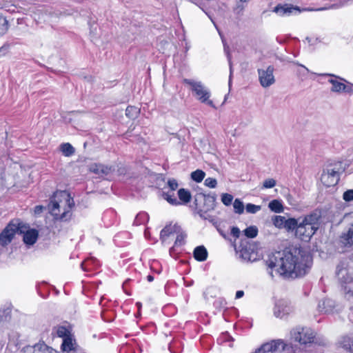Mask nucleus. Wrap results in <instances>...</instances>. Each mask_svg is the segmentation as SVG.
<instances>
[{"instance_id":"34","label":"nucleus","mask_w":353,"mask_h":353,"mask_svg":"<svg viewBox=\"0 0 353 353\" xmlns=\"http://www.w3.org/2000/svg\"><path fill=\"white\" fill-rule=\"evenodd\" d=\"M163 197L172 205H178L181 204L180 201H178L177 198L174 194L171 195L169 193H163Z\"/></svg>"},{"instance_id":"38","label":"nucleus","mask_w":353,"mask_h":353,"mask_svg":"<svg viewBox=\"0 0 353 353\" xmlns=\"http://www.w3.org/2000/svg\"><path fill=\"white\" fill-rule=\"evenodd\" d=\"M233 200V196L230 194L228 193H223L221 195V201L222 203L228 206L231 205Z\"/></svg>"},{"instance_id":"13","label":"nucleus","mask_w":353,"mask_h":353,"mask_svg":"<svg viewBox=\"0 0 353 353\" xmlns=\"http://www.w3.org/2000/svg\"><path fill=\"white\" fill-rule=\"evenodd\" d=\"M273 11L276 13L280 17L289 16L294 11L300 12V10L296 6H293L292 5L285 4V5H278L274 7Z\"/></svg>"},{"instance_id":"23","label":"nucleus","mask_w":353,"mask_h":353,"mask_svg":"<svg viewBox=\"0 0 353 353\" xmlns=\"http://www.w3.org/2000/svg\"><path fill=\"white\" fill-rule=\"evenodd\" d=\"M301 218L296 219L294 218H290L288 219H285V229H286L288 231H293L297 230V227L299 225V223Z\"/></svg>"},{"instance_id":"31","label":"nucleus","mask_w":353,"mask_h":353,"mask_svg":"<svg viewBox=\"0 0 353 353\" xmlns=\"http://www.w3.org/2000/svg\"><path fill=\"white\" fill-rule=\"evenodd\" d=\"M285 218L283 216H274L272 218L273 224L278 228H285Z\"/></svg>"},{"instance_id":"9","label":"nucleus","mask_w":353,"mask_h":353,"mask_svg":"<svg viewBox=\"0 0 353 353\" xmlns=\"http://www.w3.org/2000/svg\"><path fill=\"white\" fill-rule=\"evenodd\" d=\"M339 170L332 166L327 167L321 174V181L325 185L331 187L336 185L339 181Z\"/></svg>"},{"instance_id":"35","label":"nucleus","mask_w":353,"mask_h":353,"mask_svg":"<svg viewBox=\"0 0 353 353\" xmlns=\"http://www.w3.org/2000/svg\"><path fill=\"white\" fill-rule=\"evenodd\" d=\"M245 235L248 238H254L258 234V229L256 226H250L243 231Z\"/></svg>"},{"instance_id":"15","label":"nucleus","mask_w":353,"mask_h":353,"mask_svg":"<svg viewBox=\"0 0 353 353\" xmlns=\"http://www.w3.org/2000/svg\"><path fill=\"white\" fill-rule=\"evenodd\" d=\"M336 307L335 301L330 299H325L321 301L318 305V310L320 312L329 314L334 312Z\"/></svg>"},{"instance_id":"16","label":"nucleus","mask_w":353,"mask_h":353,"mask_svg":"<svg viewBox=\"0 0 353 353\" xmlns=\"http://www.w3.org/2000/svg\"><path fill=\"white\" fill-rule=\"evenodd\" d=\"M181 230V227L176 224L166 225L160 233V238L163 241H165L166 239L172 234L179 233Z\"/></svg>"},{"instance_id":"58","label":"nucleus","mask_w":353,"mask_h":353,"mask_svg":"<svg viewBox=\"0 0 353 353\" xmlns=\"http://www.w3.org/2000/svg\"><path fill=\"white\" fill-rule=\"evenodd\" d=\"M241 252V253H242V255L243 256V255H244V254H245L244 250H242Z\"/></svg>"},{"instance_id":"29","label":"nucleus","mask_w":353,"mask_h":353,"mask_svg":"<svg viewBox=\"0 0 353 353\" xmlns=\"http://www.w3.org/2000/svg\"><path fill=\"white\" fill-rule=\"evenodd\" d=\"M148 221V215L145 212L139 213L134 221V224L139 225L144 224Z\"/></svg>"},{"instance_id":"21","label":"nucleus","mask_w":353,"mask_h":353,"mask_svg":"<svg viewBox=\"0 0 353 353\" xmlns=\"http://www.w3.org/2000/svg\"><path fill=\"white\" fill-rule=\"evenodd\" d=\"M194 257L198 261H204L208 257V251L203 245L197 246L194 250Z\"/></svg>"},{"instance_id":"41","label":"nucleus","mask_w":353,"mask_h":353,"mask_svg":"<svg viewBox=\"0 0 353 353\" xmlns=\"http://www.w3.org/2000/svg\"><path fill=\"white\" fill-rule=\"evenodd\" d=\"M38 347V343L35 344L33 346L28 345L23 348L21 350V353H38V350L39 349H37Z\"/></svg>"},{"instance_id":"55","label":"nucleus","mask_w":353,"mask_h":353,"mask_svg":"<svg viewBox=\"0 0 353 353\" xmlns=\"http://www.w3.org/2000/svg\"><path fill=\"white\" fill-rule=\"evenodd\" d=\"M130 279H127L123 284V288H125V285L129 282Z\"/></svg>"},{"instance_id":"50","label":"nucleus","mask_w":353,"mask_h":353,"mask_svg":"<svg viewBox=\"0 0 353 353\" xmlns=\"http://www.w3.org/2000/svg\"><path fill=\"white\" fill-rule=\"evenodd\" d=\"M9 48L10 45L8 43H6L0 48V52L2 50H8Z\"/></svg>"},{"instance_id":"17","label":"nucleus","mask_w":353,"mask_h":353,"mask_svg":"<svg viewBox=\"0 0 353 353\" xmlns=\"http://www.w3.org/2000/svg\"><path fill=\"white\" fill-rule=\"evenodd\" d=\"M23 242L28 245L34 244L38 239L39 232L35 229H30L27 231L23 230Z\"/></svg>"},{"instance_id":"47","label":"nucleus","mask_w":353,"mask_h":353,"mask_svg":"<svg viewBox=\"0 0 353 353\" xmlns=\"http://www.w3.org/2000/svg\"><path fill=\"white\" fill-rule=\"evenodd\" d=\"M243 9L244 6L242 4L238 3L236 6L234 8V12L239 14L243 12Z\"/></svg>"},{"instance_id":"45","label":"nucleus","mask_w":353,"mask_h":353,"mask_svg":"<svg viewBox=\"0 0 353 353\" xmlns=\"http://www.w3.org/2000/svg\"><path fill=\"white\" fill-rule=\"evenodd\" d=\"M169 188L171 189V190H175L178 188V183L177 181L174 179H169L168 182Z\"/></svg>"},{"instance_id":"54","label":"nucleus","mask_w":353,"mask_h":353,"mask_svg":"<svg viewBox=\"0 0 353 353\" xmlns=\"http://www.w3.org/2000/svg\"><path fill=\"white\" fill-rule=\"evenodd\" d=\"M345 1H346L347 6L353 3V0H345Z\"/></svg>"},{"instance_id":"5","label":"nucleus","mask_w":353,"mask_h":353,"mask_svg":"<svg viewBox=\"0 0 353 353\" xmlns=\"http://www.w3.org/2000/svg\"><path fill=\"white\" fill-rule=\"evenodd\" d=\"M183 82L190 87V90L192 91L193 96L198 101L213 108H216L213 101L210 99L211 97L210 90L201 81L191 79H184Z\"/></svg>"},{"instance_id":"1","label":"nucleus","mask_w":353,"mask_h":353,"mask_svg":"<svg viewBox=\"0 0 353 353\" xmlns=\"http://www.w3.org/2000/svg\"><path fill=\"white\" fill-rule=\"evenodd\" d=\"M312 262V257L307 252L294 249L292 252H277L270 255L266 264L272 277L274 270L284 278L295 279L304 276L311 268Z\"/></svg>"},{"instance_id":"43","label":"nucleus","mask_w":353,"mask_h":353,"mask_svg":"<svg viewBox=\"0 0 353 353\" xmlns=\"http://www.w3.org/2000/svg\"><path fill=\"white\" fill-rule=\"evenodd\" d=\"M347 6L345 0H338L334 3L332 4L329 8L330 9H339L344 6Z\"/></svg>"},{"instance_id":"6","label":"nucleus","mask_w":353,"mask_h":353,"mask_svg":"<svg viewBox=\"0 0 353 353\" xmlns=\"http://www.w3.org/2000/svg\"><path fill=\"white\" fill-rule=\"evenodd\" d=\"M317 76L329 77L328 82L332 84L331 91L338 93L353 94V84L339 76L330 73H314Z\"/></svg>"},{"instance_id":"3","label":"nucleus","mask_w":353,"mask_h":353,"mask_svg":"<svg viewBox=\"0 0 353 353\" xmlns=\"http://www.w3.org/2000/svg\"><path fill=\"white\" fill-rule=\"evenodd\" d=\"M319 216L316 213L310 214L301 218L295 235L301 240L308 241L318 229Z\"/></svg>"},{"instance_id":"48","label":"nucleus","mask_w":353,"mask_h":353,"mask_svg":"<svg viewBox=\"0 0 353 353\" xmlns=\"http://www.w3.org/2000/svg\"><path fill=\"white\" fill-rule=\"evenodd\" d=\"M44 207L43 205H37L34 208V213L35 215H39L43 212Z\"/></svg>"},{"instance_id":"4","label":"nucleus","mask_w":353,"mask_h":353,"mask_svg":"<svg viewBox=\"0 0 353 353\" xmlns=\"http://www.w3.org/2000/svg\"><path fill=\"white\" fill-rule=\"evenodd\" d=\"M336 275L343 290L345 298L353 302V277L348 270V263L341 261L336 266Z\"/></svg>"},{"instance_id":"20","label":"nucleus","mask_w":353,"mask_h":353,"mask_svg":"<svg viewBox=\"0 0 353 353\" xmlns=\"http://www.w3.org/2000/svg\"><path fill=\"white\" fill-rule=\"evenodd\" d=\"M204 205L206 211L213 210L215 208L216 196L215 194H204Z\"/></svg>"},{"instance_id":"19","label":"nucleus","mask_w":353,"mask_h":353,"mask_svg":"<svg viewBox=\"0 0 353 353\" xmlns=\"http://www.w3.org/2000/svg\"><path fill=\"white\" fill-rule=\"evenodd\" d=\"M289 310V307L283 302L279 301L275 305L274 314L278 318H283L288 314Z\"/></svg>"},{"instance_id":"28","label":"nucleus","mask_w":353,"mask_h":353,"mask_svg":"<svg viewBox=\"0 0 353 353\" xmlns=\"http://www.w3.org/2000/svg\"><path fill=\"white\" fill-rule=\"evenodd\" d=\"M234 211L236 214H241L244 212V205L239 199H236L233 203Z\"/></svg>"},{"instance_id":"27","label":"nucleus","mask_w":353,"mask_h":353,"mask_svg":"<svg viewBox=\"0 0 353 353\" xmlns=\"http://www.w3.org/2000/svg\"><path fill=\"white\" fill-rule=\"evenodd\" d=\"M205 173L201 170H196L191 173V178L196 183L201 182L205 178Z\"/></svg>"},{"instance_id":"8","label":"nucleus","mask_w":353,"mask_h":353,"mask_svg":"<svg viewBox=\"0 0 353 353\" xmlns=\"http://www.w3.org/2000/svg\"><path fill=\"white\" fill-rule=\"evenodd\" d=\"M292 339L301 345L312 344L315 340V332L310 327H296L290 332Z\"/></svg>"},{"instance_id":"25","label":"nucleus","mask_w":353,"mask_h":353,"mask_svg":"<svg viewBox=\"0 0 353 353\" xmlns=\"http://www.w3.org/2000/svg\"><path fill=\"white\" fill-rule=\"evenodd\" d=\"M178 196L181 202L188 203L191 200V194L189 190L181 188L178 191Z\"/></svg>"},{"instance_id":"33","label":"nucleus","mask_w":353,"mask_h":353,"mask_svg":"<svg viewBox=\"0 0 353 353\" xmlns=\"http://www.w3.org/2000/svg\"><path fill=\"white\" fill-rule=\"evenodd\" d=\"M38 353H59L56 350L48 346L45 343H38Z\"/></svg>"},{"instance_id":"39","label":"nucleus","mask_w":353,"mask_h":353,"mask_svg":"<svg viewBox=\"0 0 353 353\" xmlns=\"http://www.w3.org/2000/svg\"><path fill=\"white\" fill-rule=\"evenodd\" d=\"M224 46V51L227 54V57H228V61H229V65H230V80H229V85H230V83H231V77H232V61H231V56H230V54L229 52V47L227 46L225 44L223 45Z\"/></svg>"},{"instance_id":"57","label":"nucleus","mask_w":353,"mask_h":353,"mask_svg":"<svg viewBox=\"0 0 353 353\" xmlns=\"http://www.w3.org/2000/svg\"><path fill=\"white\" fill-rule=\"evenodd\" d=\"M137 305H138L139 307H140L141 306V304L140 303H137Z\"/></svg>"},{"instance_id":"36","label":"nucleus","mask_w":353,"mask_h":353,"mask_svg":"<svg viewBox=\"0 0 353 353\" xmlns=\"http://www.w3.org/2000/svg\"><path fill=\"white\" fill-rule=\"evenodd\" d=\"M176 238L174 242V245L181 246L185 243V239L186 238V234L181 232V230L179 233H176Z\"/></svg>"},{"instance_id":"56","label":"nucleus","mask_w":353,"mask_h":353,"mask_svg":"<svg viewBox=\"0 0 353 353\" xmlns=\"http://www.w3.org/2000/svg\"><path fill=\"white\" fill-rule=\"evenodd\" d=\"M250 0H239L240 3H247Z\"/></svg>"},{"instance_id":"10","label":"nucleus","mask_w":353,"mask_h":353,"mask_svg":"<svg viewBox=\"0 0 353 353\" xmlns=\"http://www.w3.org/2000/svg\"><path fill=\"white\" fill-rule=\"evenodd\" d=\"M273 72L274 68L272 65L268 66L266 70H258L259 79L262 87L268 88L275 82Z\"/></svg>"},{"instance_id":"32","label":"nucleus","mask_w":353,"mask_h":353,"mask_svg":"<svg viewBox=\"0 0 353 353\" xmlns=\"http://www.w3.org/2000/svg\"><path fill=\"white\" fill-rule=\"evenodd\" d=\"M91 265H97L98 261L94 259H86L81 263V267L84 271H88L91 269Z\"/></svg>"},{"instance_id":"30","label":"nucleus","mask_w":353,"mask_h":353,"mask_svg":"<svg viewBox=\"0 0 353 353\" xmlns=\"http://www.w3.org/2000/svg\"><path fill=\"white\" fill-rule=\"evenodd\" d=\"M8 21L6 18L0 15V36L4 35L8 30Z\"/></svg>"},{"instance_id":"53","label":"nucleus","mask_w":353,"mask_h":353,"mask_svg":"<svg viewBox=\"0 0 353 353\" xmlns=\"http://www.w3.org/2000/svg\"><path fill=\"white\" fill-rule=\"evenodd\" d=\"M300 66H301L302 68H304V70L307 72H310V71L308 70L307 68H306L305 66H304L303 65H301V64H299Z\"/></svg>"},{"instance_id":"49","label":"nucleus","mask_w":353,"mask_h":353,"mask_svg":"<svg viewBox=\"0 0 353 353\" xmlns=\"http://www.w3.org/2000/svg\"><path fill=\"white\" fill-rule=\"evenodd\" d=\"M243 295H244V292L242 290H239L236 292L235 297H236V299H240V298L243 297Z\"/></svg>"},{"instance_id":"14","label":"nucleus","mask_w":353,"mask_h":353,"mask_svg":"<svg viewBox=\"0 0 353 353\" xmlns=\"http://www.w3.org/2000/svg\"><path fill=\"white\" fill-rule=\"evenodd\" d=\"M340 243L344 246L350 247L353 245V221L349 224L347 230L341 234Z\"/></svg>"},{"instance_id":"26","label":"nucleus","mask_w":353,"mask_h":353,"mask_svg":"<svg viewBox=\"0 0 353 353\" xmlns=\"http://www.w3.org/2000/svg\"><path fill=\"white\" fill-rule=\"evenodd\" d=\"M139 114V109L134 106H128L125 110V115L132 119H135Z\"/></svg>"},{"instance_id":"22","label":"nucleus","mask_w":353,"mask_h":353,"mask_svg":"<svg viewBox=\"0 0 353 353\" xmlns=\"http://www.w3.org/2000/svg\"><path fill=\"white\" fill-rule=\"evenodd\" d=\"M270 210L275 213H281L283 211V205L281 201L274 199L268 204Z\"/></svg>"},{"instance_id":"46","label":"nucleus","mask_w":353,"mask_h":353,"mask_svg":"<svg viewBox=\"0 0 353 353\" xmlns=\"http://www.w3.org/2000/svg\"><path fill=\"white\" fill-rule=\"evenodd\" d=\"M241 234V231L237 227H232L231 229V235H232L235 238L239 237Z\"/></svg>"},{"instance_id":"11","label":"nucleus","mask_w":353,"mask_h":353,"mask_svg":"<svg viewBox=\"0 0 353 353\" xmlns=\"http://www.w3.org/2000/svg\"><path fill=\"white\" fill-rule=\"evenodd\" d=\"M72 326L67 322L61 325L54 326L52 329V334L57 336L58 337L64 339L72 334Z\"/></svg>"},{"instance_id":"2","label":"nucleus","mask_w":353,"mask_h":353,"mask_svg":"<svg viewBox=\"0 0 353 353\" xmlns=\"http://www.w3.org/2000/svg\"><path fill=\"white\" fill-rule=\"evenodd\" d=\"M74 206L73 199L66 191H57L50 199L48 205L51 215L57 221H67L72 216V209Z\"/></svg>"},{"instance_id":"7","label":"nucleus","mask_w":353,"mask_h":353,"mask_svg":"<svg viewBox=\"0 0 353 353\" xmlns=\"http://www.w3.org/2000/svg\"><path fill=\"white\" fill-rule=\"evenodd\" d=\"M23 228H26V225L17 221H10L8 225L0 233V245L6 246L12 241L17 232H23Z\"/></svg>"},{"instance_id":"44","label":"nucleus","mask_w":353,"mask_h":353,"mask_svg":"<svg viewBox=\"0 0 353 353\" xmlns=\"http://www.w3.org/2000/svg\"><path fill=\"white\" fill-rule=\"evenodd\" d=\"M343 199L347 202L353 201V189L345 191L343 194Z\"/></svg>"},{"instance_id":"52","label":"nucleus","mask_w":353,"mask_h":353,"mask_svg":"<svg viewBox=\"0 0 353 353\" xmlns=\"http://www.w3.org/2000/svg\"><path fill=\"white\" fill-rule=\"evenodd\" d=\"M326 8H318V9H308V10L310 11H321V10H325Z\"/></svg>"},{"instance_id":"37","label":"nucleus","mask_w":353,"mask_h":353,"mask_svg":"<svg viewBox=\"0 0 353 353\" xmlns=\"http://www.w3.org/2000/svg\"><path fill=\"white\" fill-rule=\"evenodd\" d=\"M261 205H257L252 203H248L245 206L246 212L250 214H255L261 210Z\"/></svg>"},{"instance_id":"24","label":"nucleus","mask_w":353,"mask_h":353,"mask_svg":"<svg viewBox=\"0 0 353 353\" xmlns=\"http://www.w3.org/2000/svg\"><path fill=\"white\" fill-rule=\"evenodd\" d=\"M60 150L61 151L65 157H70L75 152L74 147L69 143H65L61 144Z\"/></svg>"},{"instance_id":"18","label":"nucleus","mask_w":353,"mask_h":353,"mask_svg":"<svg viewBox=\"0 0 353 353\" xmlns=\"http://www.w3.org/2000/svg\"><path fill=\"white\" fill-rule=\"evenodd\" d=\"M76 346L77 343L75 339H74L73 335L71 334L69 336L63 339L61 348L63 352L68 353L72 350H74Z\"/></svg>"},{"instance_id":"40","label":"nucleus","mask_w":353,"mask_h":353,"mask_svg":"<svg viewBox=\"0 0 353 353\" xmlns=\"http://www.w3.org/2000/svg\"><path fill=\"white\" fill-rule=\"evenodd\" d=\"M276 184V181L274 179H265L262 185L263 189H268L274 188Z\"/></svg>"},{"instance_id":"51","label":"nucleus","mask_w":353,"mask_h":353,"mask_svg":"<svg viewBox=\"0 0 353 353\" xmlns=\"http://www.w3.org/2000/svg\"><path fill=\"white\" fill-rule=\"evenodd\" d=\"M147 280L148 282H152L154 281V276L152 275H148L147 276Z\"/></svg>"},{"instance_id":"42","label":"nucleus","mask_w":353,"mask_h":353,"mask_svg":"<svg viewBox=\"0 0 353 353\" xmlns=\"http://www.w3.org/2000/svg\"><path fill=\"white\" fill-rule=\"evenodd\" d=\"M204 184L210 188H215L217 185V181L214 178L208 177L205 179Z\"/></svg>"},{"instance_id":"12","label":"nucleus","mask_w":353,"mask_h":353,"mask_svg":"<svg viewBox=\"0 0 353 353\" xmlns=\"http://www.w3.org/2000/svg\"><path fill=\"white\" fill-rule=\"evenodd\" d=\"M112 166H108L100 163H94L90 165L89 170L101 176H107L114 171Z\"/></svg>"}]
</instances>
